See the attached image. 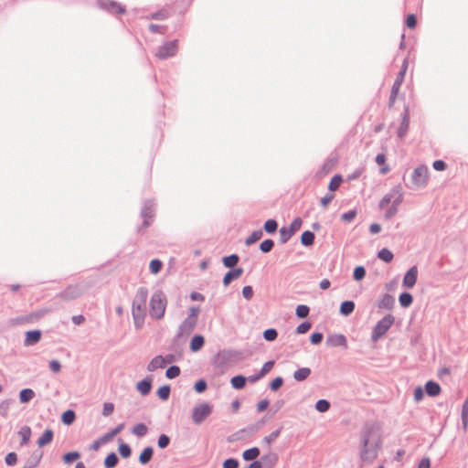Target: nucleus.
I'll use <instances>...</instances> for the list:
<instances>
[{"instance_id": "nucleus-39", "label": "nucleus", "mask_w": 468, "mask_h": 468, "mask_svg": "<svg viewBox=\"0 0 468 468\" xmlns=\"http://www.w3.org/2000/svg\"><path fill=\"white\" fill-rule=\"evenodd\" d=\"M263 423H264V420H262L258 421L256 423L250 424L246 428L240 430L239 432H245V433H247L249 435L255 434L256 432H258L261 429Z\"/></svg>"}, {"instance_id": "nucleus-50", "label": "nucleus", "mask_w": 468, "mask_h": 468, "mask_svg": "<svg viewBox=\"0 0 468 468\" xmlns=\"http://www.w3.org/2000/svg\"><path fill=\"white\" fill-rule=\"evenodd\" d=\"M366 274H367V271L364 266H362V265L356 266L353 271V279L356 282H360L366 277Z\"/></svg>"}, {"instance_id": "nucleus-21", "label": "nucleus", "mask_w": 468, "mask_h": 468, "mask_svg": "<svg viewBox=\"0 0 468 468\" xmlns=\"http://www.w3.org/2000/svg\"><path fill=\"white\" fill-rule=\"evenodd\" d=\"M152 376H148L143 380L139 381L136 385L137 390L143 395L146 396L150 393L152 388Z\"/></svg>"}, {"instance_id": "nucleus-63", "label": "nucleus", "mask_w": 468, "mask_h": 468, "mask_svg": "<svg viewBox=\"0 0 468 468\" xmlns=\"http://www.w3.org/2000/svg\"><path fill=\"white\" fill-rule=\"evenodd\" d=\"M170 441L171 440L168 435L161 434L157 439V445L160 449H165L169 445Z\"/></svg>"}, {"instance_id": "nucleus-14", "label": "nucleus", "mask_w": 468, "mask_h": 468, "mask_svg": "<svg viewBox=\"0 0 468 468\" xmlns=\"http://www.w3.org/2000/svg\"><path fill=\"white\" fill-rule=\"evenodd\" d=\"M197 324L196 321L186 318L179 325L176 338L188 336L195 330Z\"/></svg>"}, {"instance_id": "nucleus-44", "label": "nucleus", "mask_w": 468, "mask_h": 468, "mask_svg": "<svg viewBox=\"0 0 468 468\" xmlns=\"http://www.w3.org/2000/svg\"><path fill=\"white\" fill-rule=\"evenodd\" d=\"M169 16L170 14L166 9H161L150 14L148 16H146V18L154 20H165L167 19Z\"/></svg>"}, {"instance_id": "nucleus-24", "label": "nucleus", "mask_w": 468, "mask_h": 468, "mask_svg": "<svg viewBox=\"0 0 468 468\" xmlns=\"http://www.w3.org/2000/svg\"><path fill=\"white\" fill-rule=\"evenodd\" d=\"M43 456V452L40 451H35L31 456L26 461L23 468H35L37 467Z\"/></svg>"}, {"instance_id": "nucleus-12", "label": "nucleus", "mask_w": 468, "mask_h": 468, "mask_svg": "<svg viewBox=\"0 0 468 468\" xmlns=\"http://www.w3.org/2000/svg\"><path fill=\"white\" fill-rule=\"evenodd\" d=\"M155 211V203L153 199H146L144 202L143 207L141 209V216L144 218V221L141 227H139L138 230L140 231L142 229H146L150 226L151 222L149 218H152L154 215Z\"/></svg>"}, {"instance_id": "nucleus-25", "label": "nucleus", "mask_w": 468, "mask_h": 468, "mask_svg": "<svg viewBox=\"0 0 468 468\" xmlns=\"http://www.w3.org/2000/svg\"><path fill=\"white\" fill-rule=\"evenodd\" d=\"M441 390V386L433 380H429L425 384V392L431 397L438 396Z\"/></svg>"}, {"instance_id": "nucleus-3", "label": "nucleus", "mask_w": 468, "mask_h": 468, "mask_svg": "<svg viewBox=\"0 0 468 468\" xmlns=\"http://www.w3.org/2000/svg\"><path fill=\"white\" fill-rule=\"evenodd\" d=\"M166 304L165 294L161 290H157L150 299V315L156 320L162 319L165 314Z\"/></svg>"}, {"instance_id": "nucleus-40", "label": "nucleus", "mask_w": 468, "mask_h": 468, "mask_svg": "<svg viewBox=\"0 0 468 468\" xmlns=\"http://www.w3.org/2000/svg\"><path fill=\"white\" fill-rule=\"evenodd\" d=\"M35 397V392L31 388H24L19 392L21 403H28Z\"/></svg>"}, {"instance_id": "nucleus-57", "label": "nucleus", "mask_w": 468, "mask_h": 468, "mask_svg": "<svg viewBox=\"0 0 468 468\" xmlns=\"http://www.w3.org/2000/svg\"><path fill=\"white\" fill-rule=\"evenodd\" d=\"M342 176L340 175H335L332 179L330 180L328 184V189L329 191H335L338 189L341 182H342Z\"/></svg>"}, {"instance_id": "nucleus-22", "label": "nucleus", "mask_w": 468, "mask_h": 468, "mask_svg": "<svg viewBox=\"0 0 468 468\" xmlns=\"http://www.w3.org/2000/svg\"><path fill=\"white\" fill-rule=\"evenodd\" d=\"M395 305V298L389 293H384L378 303V307L384 310H391Z\"/></svg>"}, {"instance_id": "nucleus-48", "label": "nucleus", "mask_w": 468, "mask_h": 468, "mask_svg": "<svg viewBox=\"0 0 468 468\" xmlns=\"http://www.w3.org/2000/svg\"><path fill=\"white\" fill-rule=\"evenodd\" d=\"M462 423L463 430L466 431L468 427V397L465 399L462 408Z\"/></svg>"}, {"instance_id": "nucleus-38", "label": "nucleus", "mask_w": 468, "mask_h": 468, "mask_svg": "<svg viewBox=\"0 0 468 468\" xmlns=\"http://www.w3.org/2000/svg\"><path fill=\"white\" fill-rule=\"evenodd\" d=\"M76 420V413L73 410H67L61 415V421L65 425H71Z\"/></svg>"}, {"instance_id": "nucleus-8", "label": "nucleus", "mask_w": 468, "mask_h": 468, "mask_svg": "<svg viewBox=\"0 0 468 468\" xmlns=\"http://www.w3.org/2000/svg\"><path fill=\"white\" fill-rule=\"evenodd\" d=\"M213 411V407L207 402H202L193 408L192 420L195 424H201Z\"/></svg>"}, {"instance_id": "nucleus-2", "label": "nucleus", "mask_w": 468, "mask_h": 468, "mask_svg": "<svg viewBox=\"0 0 468 468\" xmlns=\"http://www.w3.org/2000/svg\"><path fill=\"white\" fill-rule=\"evenodd\" d=\"M147 298L148 289L146 287H139L132 304V315L137 330L141 329L144 324Z\"/></svg>"}, {"instance_id": "nucleus-55", "label": "nucleus", "mask_w": 468, "mask_h": 468, "mask_svg": "<svg viewBox=\"0 0 468 468\" xmlns=\"http://www.w3.org/2000/svg\"><path fill=\"white\" fill-rule=\"evenodd\" d=\"M274 247V241L271 239H266L260 244V250L262 253H269Z\"/></svg>"}, {"instance_id": "nucleus-59", "label": "nucleus", "mask_w": 468, "mask_h": 468, "mask_svg": "<svg viewBox=\"0 0 468 468\" xmlns=\"http://www.w3.org/2000/svg\"><path fill=\"white\" fill-rule=\"evenodd\" d=\"M282 430V427H280L279 429L273 431L269 435L265 436L262 441L266 444L272 443L280 436Z\"/></svg>"}, {"instance_id": "nucleus-56", "label": "nucleus", "mask_w": 468, "mask_h": 468, "mask_svg": "<svg viewBox=\"0 0 468 468\" xmlns=\"http://www.w3.org/2000/svg\"><path fill=\"white\" fill-rule=\"evenodd\" d=\"M163 267V262L158 259H153L149 264V270L153 274L160 272Z\"/></svg>"}, {"instance_id": "nucleus-30", "label": "nucleus", "mask_w": 468, "mask_h": 468, "mask_svg": "<svg viewBox=\"0 0 468 468\" xmlns=\"http://www.w3.org/2000/svg\"><path fill=\"white\" fill-rule=\"evenodd\" d=\"M356 304L353 301H344L340 304L339 313L344 316L350 315L355 310Z\"/></svg>"}, {"instance_id": "nucleus-64", "label": "nucleus", "mask_w": 468, "mask_h": 468, "mask_svg": "<svg viewBox=\"0 0 468 468\" xmlns=\"http://www.w3.org/2000/svg\"><path fill=\"white\" fill-rule=\"evenodd\" d=\"M239 462L236 458H228L223 462V468H239Z\"/></svg>"}, {"instance_id": "nucleus-9", "label": "nucleus", "mask_w": 468, "mask_h": 468, "mask_svg": "<svg viewBox=\"0 0 468 468\" xmlns=\"http://www.w3.org/2000/svg\"><path fill=\"white\" fill-rule=\"evenodd\" d=\"M178 51V40L174 39L171 41H166L163 45H161L157 51L155 52V57L159 59H167L169 58L175 57Z\"/></svg>"}, {"instance_id": "nucleus-19", "label": "nucleus", "mask_w": 468, "mask_h": 468, "mask_svg": "<svg viewBox=\"0 0 468 468\" xmlns=\"http://www.w3.org/2000/svg\"><path fill=\"white\" fill-rule=\"evenodd\" d=\"M42 333L40 330H30L26 333L24 340L25 346H31L37 344L41 339Z\"/></svg>"}, {"instance_id": "nucleus-4", "label": "nucleus", "mask_w": 468, "mask_h": 468, "mask_svg": "<svg viewBox=\"0 0 468 468\" xmlns=\"http://www.w3.org/2000/svg\"><path fill=\"white\" fill-rule=\"evenodd\" d=\"M395 322V317L388 314H386L382 319H380L376 325L374 326L371 334V339L374 342H377L381 337H383L387 332L389 330V328L392 326V324Z\"/></svg>"}, {"instance_id": "nucleus-54", "label": "nucleus", "mask_w": 468, "mask_h": 468, "mask_svg": "<svg viewBox=\"0 0 468 468\" xmlns=\"http://www.w3.org/2000/svg\"><path fill=\"white\" fill-rule=\"evenodd\" d=\"M181 373V369L178 366L172 365L165 371V377L169 379H174L178 377Z\"/></svg>"}, {"instance_id": "nucleus-17", "label": "nucleus", "mask_w": 468, "mask_h": 468, "mask_svg": "<svg viewBox=\"0 0 468 468\" xmlns=\"http://www.w3.org/2000/svg\"><path fill=\"white\" fill-rule=\"evenodd\" d=\"M326 344L332 347L341 346L345 349L347 348L346 337L342 334L331 335L326 338Z\"/></svg>"}, {"instance_id": "nucleus-20", "label": "nucleus", "mask_w": 468, "mask_h": 468, "mask_svg": "<svg viewBox=\"0 0 468 468\" xmlns=\"http://www.w3.org/2000/svg\"><path fill=\"white\" fill-rule=\"evenodd\" d=\"M242 268H235L229 270L223 277L222 282L224 286L229 285L232 281L239 279L242 275Z\"/></svg>"}, {"instance_id": "nucleus-16", "label": "nucleus", "mask_w": 468, "mask_h": 468, "mask_svg": "<svg viewBox=\"0 0 468 468\" xmlns=\"http://www.w3.org/2000/svg\"><path fill=\"white\" fill-rule=\"evenodd\" d=\"M410 126V108L408 105L404 106L402 120L398 129V137L402 139L408 132Z\"/></svg>"}, {"instance_id": "nucleus-42", "label": "nucleus", "mask_w": 468, "mask_h": 468, "mask_svg": "<svg viewBox=\"0 0 468 468\" xmlns=\"http://www.w3.org/2000/svg\"><path fill=\"white\" fill-rule=\"evenodd\" d=\"M378 258L386 263L392 261L394 255L392 251L387 248H383L378 252Z\"/></svg>"}, {"instance_id": "nucleus-41", "label": "nucleus", "mask_w": 468, "mask_h": 468, "mask_svg": "<svg viewBox=\"0 0 468 468\" xmlns=\"http://www.w3.org/2000/svg\"><path fill=\"white\" fill-rule=\"evenodd\" d=\"M148 432L147 426L141 422L133 426L132 433L139 438L144 437Z\"/></svg>"}, {"instance_id": "nucleus-34", "label": "nucleus", "mask_w": 468, "mask_h": 468, "mask_svg": "<svg viewBox=\"0 0 468 468\" xmlns=\"http://www.w3.org/2000/svg\"><path fill=\"white\" fill-rule=\"evenodd\" d=\"M311 375V369L309 367H300L293 373V378L296 381H303Z\"/></svg>"}, {"instance_id": "nucleus-29", "label": "nucleus", "mask_w": 468, "mask_h": 468, "mask_svg": "<svg viewBox=\"0 0 468 468\" xmlns=\"http://www.w3.org/2000/svg\"><path fill=\"white\" fill-rule=\"evenodd\" d=\"M260 453H261V451L258 447H252V448L245 450L242 452V458L246 462L258 461L257 458L259 457Z\"/></svg>"}, {"instance_id": "nucleus-26", "label": "nucleus", "mask_w": 468, "mask_h": 468, "mask_svg": "<svg viewBox=\"0 0 468 468\" xmlns=\"http://www.w3.org/2000/svg\"><path fill=\"white\" fill-rule=\"evenodd\" d=\"M153 455L154 448L152 446H147L141 452L138 461L141 464L145 465L152 460Z\"/></svg>"}, {"instance_id": "nucleus-32", "label": "nucleus", "mask_w": 468, "mask_h": 468, "mask_svg": "<svg viewBox=\"0 0 468 468\" xmlns=\"http://www.w3.org/2000/svg\"><path fill=\"white\" fill-rule=\"evenodd\" d=\"M315 235L311 230H305L301 235V243L304 247H310L314 244Z\"/></svg>"}, {"instance_id": "nucleus-62", "label": "nucleus", "mask_w": 468, "mask_h": 468, "mask_svg": "<svg viewBox=\"0 0 468 468\" xmlns=\"http://www.w3.org/2000/svg\"><path fill=\"white\" fill-rule=\"evenodd\" d=\"M207 388V383L204 378L198 379L194 385V390L197 393H203Z\"/></svg>"}, {"instance_id": "nucleus-61", "label": "nucleus", "mask_w": 468, "mask_h": 468, "mask_svg": "<svg viewBox=\"0 0 468 468\" xmlns=\"http://www.w3.org/2000/svg\"><path fill=\"white\" fill-rule=\"evenodd\" d=\"M278 336V332L275 328H268L263 332V338L268 342L274 341Z\"/></svg>"}, {"instance_id": "nucleus-10", "label": "nucleus", "mask_w": 468, "mask_h": 468, "mask_svg": "<svg viewBox=\"0 0 468 468\" xmlns=\"http://www.w3.org/2000/svg\"><path fill=\"white\" fill-rule=\"evenodd\" d=\"M303 220L301 218H295L289 228L282 227L280 229V242L286 243L302 227Z\"/></svg>"}, {"instance_id": "nucleus-52", "label": "nucleus", "mask_w": 468, "mask_h": 468, "mask_svg": "<svg viewBox=\"0 0 468 468\" xmlns=\"http://www.w3.org/2000/svg\"><path fill=\"white\" fill-rule=\"evenodd\" d=\"M80 458V453L77 451L69 452L65 453L62 457V460L65 463H72L73 462L77 461Z\"/></svg>"}, {"instance_id": "nucleus-43", "label": "nucleus", "mask_w": 468, "mask_h": 468, "mask_svg": "<svg viewBox=\"0 0 468 468\" xmlns=\"http://www.w3.org/2000/svg\"><path fill=\"white\" fill-rule=\"evenodd\" d=\"M263 235L261 229L252 231V233L245 239V245L250 246L260 240Z\"/></svg>"}, {"instance_id": "nucleus-15", "label": "nucleus", "mask_w": 468, "mask_h": 468, "mask_svg": "<svg viewBox=\"0 0 468 468\" xmlns=\"http://www.w3.org/2000/svg\"><path fill=\"white\" fill-rule=\"evenodd\" d=\"M418 279V268L417 266L410 267L403 277L402 284L404 287L410 289L414 287Z\"/></svg>"}, {"instance_id": "nucleus-1", "label": "nucleus", "mask_w": 468, "mask_h": 468, "mask_svg": "<svg viewBox=\"0 0 468 468\" xmlns=\"http://www.w3.org/2000/svg\"><path fill=\"white\" fill-rule=\"evenodd\" d=\"M382 445L378 428L367 422L360 432L359 455L364 463H371L377 457Z\"/></svg>"}, {"instance_id": "nucleus-28", "label": "nucleus", "mask_w": 468, "mask_h": 468, "mask_svg": "<svg viewBox=\"0 0 468 468\" xmlns=\"http://www.w3.org/2000/svg\"><path fill=\"white\" fill-rule=\"evenodd\" d=\"M260 461L262 462V468L264 466L267 468H272L278 461V455L276 453L270 452L262 455Z\"/></svg>"}, {"instance_id": "nucleus-35", "label": "nucleus", "mask_w": 468, "mask_h": 468, "mask_svg": "<svg viewBox=\"0 0 468 468\" xmlns=\"http://www.w3.org/2000/svg\"><path fill=\"white\" fill-rule=\"evenodd\" d=\"M247 378L242 375H237L231 378L230 383L233 388L242 389L246 385Z\"/></svg>"}, {"instance_id": "nucleus-33", "label": "nucleus", "mask_w": 468, "mask_h": 468, "mask_svg": "<svg viewBox=\"0 0 468 468\" xmlns=\"http://www.w3.org/2000/svg\"><path fill=\"white\" fill-rule=\"evenodd\" d=\"M239 256L236 253L222 258V263L226 268L233 269L239 262Z\"/></svg>"}, {"instance_id": "nucleus-60", "label": "nucleus", "mask_w": 468, "mask_h": 468, "mask_svg": "<svg viewBox=\"0 0 468 468\" xmlns=\"http://www.w3.org/2000/svg\"><path fill=\"white\" fill-rule=\"evenodd\" d=\"M310 308L305 304H299L296 307L295 314L298 318H305L308 316Z\"/></svg>"}, {"instance_id": "nucleus-31", "label": "nucleus", "mask_w": 468, "mask_h": 468, "mask_svg": "<svg viewBox=\"0 0 468 468\" xmlns=\"http://www.w3.org/2000/svg\"><path fill=\"white\" fill-rule=\"evenodd\" d=\"M165 367V361L163 359L162 356H154L150 363L147 365V370L149 372H154L157 368H164Z\"/></svg>"}, {"instance_id": "nucleus-49", "label": "nucleus", "mask_w": 468, "mask_h": 468, "mask_svg": "<svg viewBox=\"0 0 468 468\" xmlns=\"http://www.w3.org/2000/svg\"><path fill=\"white\" fill-rule=\"evenodd\" d=\"M263 229L268 234H273L278 229V223L275 219L270 218L265 221Z\"/></svg>"}, {"instance_id": "nucleus-13", "label": "nucleus", "mask_w": 468, "mask_h": 468, "mask_svg": "<svg viewBox=\"0 0 468 468\" xmlns=\"http://www.w3.org/2000/svg\"><path fill=\"white\" fill-rule=\"evenodd\" d=\"M83 287L77 284H70L58 293V297L64 301H71L80 298L83 294Z\"/></svg>"}, {"instance_id": "nucleus-46", "label": "nucleus", "mask_w": 468, "mask_h": 468, "mask_svg": "<svg viewBox=\"0 0 468 468\" xmlns=\"http://www.w3.org/2000/svg\"><path fill=\"white\" fill-rule=\"evenodd\" d=\"M330 407V402L324 399H318L314 405L315 410L320 413H324L328 411Z\"/></svg>"}, {"instance_id": "nucleus-7", "label": "nucleus", "mask_w": 468, "mask_h": 468, "mask_svg": "<svg viewBox=\"0 0 468 468\" xmlns=\"http://www.w3.org/2000/svg\"><path fill=\"white\" fill-rule=\"evenodd\" d=\"M428 173L429 169L426 165H420L417 166L411 175L412 186H408L410 188H422L428 183Z\"/></svg>"}, {"instance_id": "nucleus-23", "label": "nucleus", "mask_w": 468, "mask_h": 468, "mask_svg": "<svg viewBox=\"0 0 468 468\" xmlns=\"http://www.w3.org/2000/svg\"><path fill=\"white\" fill-rule=\"evenodd\" d=\"M205 345V337L202 335H195L190 341L189 349L191 352H198Z\"/></svg>"}, {"instance_id": "nucleus-27", "label": "nucleus", "mask_w": 468, "mask_h": 468, "mask_svg": "<svg viewBox=\"0 0 468 468\" xmlns=\"http://www.w3.org/2000/svg\"><path fill=\"white\" fill-rule=\"evenodd\" d=\"M54 438V432L51 429H47L44 431L42 435L38 438L37 443L38 447H44L49 444Z\"/></svg>"}, {"instance_id": "nucleus-51", "label": "nucleus", "mask_w": 468, "mask_h": 468, "mask_svg": "<svg viewBox=\"0 0 468 468\" xmlns=\"http://www.w3.org/2000/svg\"><path fill=\"white\" fill-rule=\"evenodd\" d=\"M170 392H171L170 386L164 385L157 389L156 395L159 397L160 399L167 400L169 399Z\"/></svg>"}, {"instance_id": "nucleus-11", "label": "nucleus", "mask_w": 468, "mask_h": 468, "mask_svg": "<svg viewBox=\"0 0 468 468\" xmlns=\"http://www.w3.org/2000/svg\"><path fill=\"white\" fill-rule=\"evenodd\" d=\"M97 6L111 15H122L126 12L125 6L114 0H97Z\"/></svg>"}, {"instance_id": "nucleus-6", "label": "nucleus", "mask_w": 468, "mask_h": 468, "mask_svg": "<svg viewBox=\"0 0 468 468\" xmlns=\"http://www.w3.org/2000/svg\"><path fill=\"white\" fill-rule=\"evenodd\" d=\"M407 69H408V58H406L403 60L400 70L398 73L396 80L391 87V91H390V95L388 98V107L389 108H391L395 103V101L399 94V89L404 81Z\"/></svg>"}, {"instance_id": "nucleus-36", "label": "nucleus", "mask_w": 468, "mask_h": 468, "mask_svg": "<svg viewBox=\"0 0 468 468\" xmlns=\"http://www.w3.org/2000/svg\"><path fill=\"white\" fill-rule=\"evenodd\" d=\"M18 435L21 437L20 444L22 446L27 444L29 440H30V437H31V429H30V427L27 426V425L23 426L18 431Z\"/></svg>"}, {"instance_id": "nucleus-47", "label": "nucleus", "mask_w": 468, "mask_h": 468, "mask_svg": "<svg viewBox=\"0 0 468 468\" xmlns=\"http://www.w3.org/2000/svg\"><path fill=\"white\" fill-rule=\"evenodd\" d=\"M334 167V162L331 159H327L324 162L322 167L317 172L318 176H324L327 175Z\"/></svg>"}, {"instance_id": "nucleus-58", "label": "nucleus", "mask_w": 468, "mask_h": 468, "mask_svg": "<svg viewBox=\"0 0 468 468\" xmlns=\"http://www.w3.org/2000/svg\"><path fill=\"white\" fill-rule=\"evenodd\" d=\"M119 453L122 458H128L132 454V449L129 444L121 442L118 448Z\"/></svg>"}, {"instance_id": "nucleus-37", "label": "nucleus", "mask_w": 468, "mask_h": 468, "mask_svg": "<svg viewBox=\"0 0 468 468\" xmlns=\"http://www.w3.org/2000/svg\"><path fill=\"white\" fill-rule=\"evenodd\" d=\"M399 302L401 307L407 308L412 304L413 296L408 292H403L399 296Z\"/></svg>"}, {"instance_id": "nucleus-53", "label": "nucleus", "mask_w": 468, "mask_h": 468, "mask_svg": "<svg viewBox=\"0 0 468 468\" xmlns=\"http://www.w3.org/2000/svg\"><path fill=\"white\" fill-rule=\"evenodd\" d=\"M14 402L12 399H7L3 400L0 403V415L4 418H6L8 415V411L10 409L11 404Z\"/></svg>"}, {"instance_id": "nucleus-18", "label": "nucleus", "mask_w": 468, "mask_h": 468, "mask_svg": "<svg viewBox=\"0 0 468 468\" xmlns=\"http://www.w3.org/2000/svg\"><path fill=\"white\" fill-rule=\"evenodd\" d=\"M403 201V195H399V197H396L392 201L390 207L384 214V218L386 220H390L393 218L399 211V207Z\"/></svg>"}, {"instance_id": "nucleus-5", "label": "nucleus", "mask_w": 468, "mask_h": 468, "mask_svg": "<svg viewBox=\"0 0 468 468\" xmlns=\"http://www.w3.org/2000/svg\"><path fill=\"white\" fill-rule=\"evenodd\" d=\"M239 356V353L233 350H223L218 352L212 358V366L216 369L222 370L229 363L236 360Z\"/></svg>"}, {"instance_id": "nucleus-45", "label": "nucleus", "mask_w": 468, "mask_h": 468, "mask_svg": "<svg viewBox=\"0 0 468 468\" xmlns=\"http://www.w3.org/2000/svg\"><path fill=\"white\" fill-rule=\"evenodd\" d=\"M119 458L115 452H110L104 459V466L106 468H113L117 465Z\"/></svg>"}]
</instances>
